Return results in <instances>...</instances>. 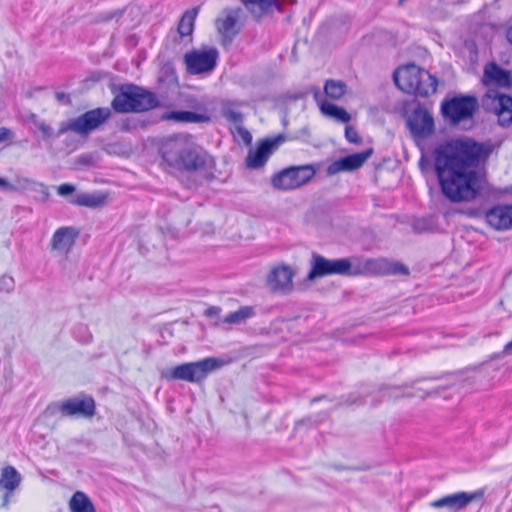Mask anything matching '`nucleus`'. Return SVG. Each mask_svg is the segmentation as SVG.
Instances as JSON below:
<instances>
[{
	"mask_svg": "<svg viewBox=\"0 0 512 512\" xmlns=\"http://www.w3.org/2000/svg\"><path fill=\"white\" fill-rule=\"evenodd\" d=\"M222 361L208 357L196 362L179 364L162 372L166 380H183L191 383L203 381L211 372L221 367Z\"/></svg>",
	"mask_w": 512,
	"mask_h": 512,
	"instance_id": "nucleus-7",
	"label": "nucleus"
},
{
	"mask_svg": "<svg viewBox=\"0 0 512 512\" xmlns=\"http://www.w3.org/2000/svg\"><path fill=\"white\" fill-rule=\"evenodd\" d=\"M364 400L361 396H356L354 394L349 395V397L346 399L345 404L346 405H354V404H363Z\"/></svg>",
	"mask_w": 512,
	"mask_h": 512,
	"instance_id": "nucleus-42",
	"label": "nucleus"
},
{
	"mask_svg": "<svg viewBox=\"0 0 512 512\" xmlns=\"http://www.w3.org/2000/svg\"><path fill=\"white\" fill-rule=\"evenodd\" d=\"M285 141V136L279 134L273 138H265L258 142L254 149H250L246 157V166L250 169L263 167L270 155Z\"/></svg>",
	"mask_w": 512,
	"mask_h": 512,
	"instance_id": "nucleus-13",
	"label": "nucleus"
},
{
	"mask_svg": "<svg viewBox=\"0 0 512 512\" xmlns=\"http://www.w3.org/2000/svg\"><path fill=\"white\" fill-rule=\"evenodd\" d=\"M483 107L492 111L498 117L499 125L505 127L512 123V97L505 94L491 96L487 94L483 99Z\"/></svg>",
	"mask_w": 512,
	"mask_h": 512,
	"instance_id": "nucleus-14",
	"label": "nucleus"
},
{
	"mask_svg": "<svg viewBox=\"0 0 512 512\" xmlns=\"http://www.w3.org/2000/svg\"><path fill=\"white\" fill-rule=\"evenodd\" d=\"M30 119L33 125L41 132L44 139L57 138L53 128L45 121L40 120L35 114H32Z\"/></svg>",
	"mask_w": 512,
	"mask_h": 512,
	"instance_id": "nucleus-33",
	"label": "nucleus"
},
{
	"mask_svg": "<svg viewBox=\"0 0 512 512\" xmlns=\"http://www.w3.org/2000/svg\"><path fill=\"white\" fill-rule=\"evenodd\" d=\"M219 52L215 47H203L184 55V63L189 74L198 75L213 71L217 65Z\"/></svg>",
	"mask_w": 512,
	"mask_h": 512,
	"instance_id": "nucleus-11",
	"label": "nucleus"
},
{
	"mask_svg": "<svg viewBox=\"0 0 512 512\" xmlns=\"http://www.w3.org/2000/svg\"><path fill=\"white\" fill-rule=\"evenodd\" d=\"M310 271L307 279L314 281L329 275L358 276V275H408L409 269L397 261L385 258H338L327 259L312 253Z\"/></svg>",
	"mask_w": 512,
	"mask_h": 512,
	"instance_id": "nucleus-3",
	"label": "nucleus"
},
{
	"mask_svg": "<svg viewBox=\"0 0 512 512\" xmlns=\"http://www.w3.org/2000/svg\"><path fill=\"white\" fill-rule=\"evenodd\" d=\"M416 383V381H413L411 383H404L400 386H387V385H383L381 386V388L379 389V393H381V396L383 398H386L387 400H392V399H397L401 396H404V394H395L393 393L394 391H400L404 388H408V387H413L414 384Z\"/></svg>",
	"mask_w": 512,
	"mask_h": 512,
	"instance_id": "nucleus-32",
	"label": "nucleus"
},
{
	"mask_svg": "<svg viewBox=\"0 0 512 512\" xmlns=\"http://www.w3.org/2000/svg\"><path fill=\"white\" fill-rule=\"evenodd\" d=\"M347 90V85L341 80L329 79L324 84V93L331 99H340Z\"/></svg>",
	"mask_w": 512,
	"mask_h": 512,
	"instance_id": "nucleus-31",
	"label": "nucleus"
},
{
	"mask_svg": "<svg viewBox=\"0 0 512 512\" xmlns=\"http://www.w3.org/2000/svg\"><path fill=\"white\" fill-rule=\"evenodd\" d=\"M483 82L485 85H497L512 88V75L495 62L488 63L484 68Z\"/></svg>",
	"mask_w": 512,
	"mask_h": 512,
	"instance_id": "nucleus-20",
	"label": "nucleus"
},
{
	"mask_svg": "<svg viewBox=\"0 0 512 512\" xmlns=\"http://www.w3.org/2000/svg\"><path fill=\"white\" fill-rule=\"evenodd\" d=\"M69 506L72 512H96L89 497L81 491H77L73 494Z\"/></svg>",
	"mask_w": 512,
	"mask_h": 512,
	"instance_id": "nucleus-28",
	"label": "nucleus"
},
{
	"mask_svg": "<svg viewBox=\"0 0 512 512\" xmlns=\"http://www.w3.org/2000/svg\"><path fill=\"white\" fill-rule=\"evenodd\" d=\"M506 38L508 42L512 45V27H510L506 32Z\"/></svg>",
	"mask_w": 512,
	"mask_h": 512,
	"instance_id": "nucleus-49",
	"label": "nucleus"
},
{
	"mask_svg": "<svg viewBox=\"0 0 512 512\" xmlns=\"http://www.w3.org/2000/svg\"><path fill=\"white\" fill-rule=\"evenodd\" d=\"M12 136V132L10 129L6 127H0V143L9 140Z\"/></svg>",
	"mask_w": 512,
	"mask_h": 512,
	"instance_id": "nucleus-44",
	"label": "nucleus"
},
{
	"mask_svg": "<svg viewBox=\"0 0 512 512\" xmlns=\"http://www.w3.org/2000/svg\"><path fill=\"white\" fill-rule=\"evenodd\" d=\"M318 400H320V397H316V398H314V399L312 400V402H316V401H318Z\"/></svg>",
	"mask_w": 512,
	"mask_h": 512,
	"instance_id": "nucleus-52",
	"label": "nucleus"
},
{
	"mask_svg": "<svg viewBox=\"0 0 512 512\" xmlns=\"http://www.w3.org/2000/svg\"><path fill=\"white\" fill-rule=\"evenodd\" d=\"M311 92L313 93V97H314L315 101L320 105V103L323 100H322V94H321V91L319 90V88L312 87Z\"/></svg>",
	"mask_w": 512,
	"mask_h": 512,
	"instance_id": "nucleus-46",
	"label": "nucleus"
},
{
	"mask_svg": "<svg viewBox=\"0 0 512 512\" xmlns=\"http://www.w3.org/2000/svg\"><path fill=\"white\" fill-rule=\"evenodd\" d=\"M510 354H512V340L504 346V348L501 352L495 354L493 356V358H502V357H504L506 355H510Z\"/></svg>",
	"mask_w": 512,
	"mask_h": 512,
	"instance_id": "nucleus-41",
	"label": "nucleus"
},
{
	"mask_svg": "<svg viewBox=\"0 0 512 512\" xmlns=\"http://www.w3.org/2000/svg\"><path fill=\"white\" fill-rule=\"evenodd\" d=\"M478 108L479 102L474 95L459 94L447 97L441 103L442 116L453 125L473 118Z\"/></svg>",
	"mask_w": 512,
	"mask_h": 512,
	"instance_id": "nucleus-8",
	"label": "nucleus"
},
{
	"mask_svg": "<svg viewBox=\"0 0 512 512\" xmlns=\"http://www.w3.org/2000/svg\"><path fill=\"white\" fill-rule=\"evenodd\" d=\"M403 1H404V0H399V3L401 4V3H403Z\"/></svg>",
	"mask_w": 512,
	"mask_h": 512,
	"instance_id": "nucleus-53",
	"label": "nucleus"
},
{
	"mask_svg": "<svg viewBox=\"0 0 512 512\" xmlns=\"http://www.w3.org/2000/svg\"><path fill=\"white\" fill-rule=\"evenodd\" d=\"M56 411H59L63 417L91 418L95 415L96 404L91 396L82 394L47 407V412L51 414Z\"/></svg>",
	"mask_w": 512,
	"mask_h": 512,
	"instance_id": "nucleus-10",
	"label": "nucleus"
},
{
	"mask_svg": "<svg viewBox=\"0 0 512 512\" xmlns=\"http://www.w3.org/2000/svg\"><path fill=\"white\" fill-rule=\"evenodd\" d=\"M256 315L255 307L242 306L237 311L229 313L223 322L231 325H239L245 323L248 319Z\"/></svg>",
	"mask_w": 512,
	"mask_h": 512,
	"instance_id": "nucleus-29",
	"label": "nucleus"
},
{
	"mask_svg": "<svg viewBox=\"0 0 512 512\" xmlns=\"http://www.w3.org/2000/svg\"><path fill=\"white\" fill-rule=\"evenodd\" d=\"M198 12L199 7H194L184 12L177 28V32L180 38L192 35L195 25V19L197 17Z\"/></svg>",
	"mask_w": 512,
	"mask_h": 512,
	"instance_id": "nucleus-26",
	"label": "nucleus"
},
{
	"mask_svg": "<svg viewBox=\"0 0 512 512\" xmlns=\"http://www.w3.org/2000/svg\"><path fill=\"white\" fill-rule=\"evenodd\" d=\"M163 163L172 171L195 177L188 187L198 186L213 177L214 158L189 135H173L160 146Z\"/></svg>",
	"mask_w": 512,
	"mask_h": 512,
	"instance_id": "nucleus-2",
	"label": "nucleus"
},
{
	"mask_svg": "<svg viewBox=\"0 0 512 512\" xmlns=\"http://www.w3.org/2000/svg\"><path fill=\"white\" fill-rule=\"evenodd\" d=\"M107 196L101 192L78 193L73 196L70 203L77 206L97 208L105 204Z\"/></svg>",
	"mask_w": 512,
	"mask_h": 512,
	"instance_id": "nucleus-23",
	"label": "nucleus"
},
{
	"mask_svg": "<svg viewBox=\"0 0 512 512\" xmlns=\"http://www.w3.org/2000/svg\"><path fill=\"white\" fill-rule=\"evenodd\" d=\"M75 192V186L70 183H64L58 186L57 193L62 197H67Z\"/></svg>",
	"mask_w": 512,
	"mask_h": 512,
	"instance_id": "nucleus-38",
	"label": "nucleus"
},
{
	"mask_svg": "<svg viewBox=\"0 0 512 512\" xmlns=\"http://www.w3.org/2000/svg\"><path fill=\"white\" fill-rule=\"evenodd\" d=\"M111 115V109L108 107L91 109L76 118L61 122L56 137H60L71 131L82 138H86L92 131L105 124L110 119Z\"/></svg>",
	"mask_w": 512,
	"mask_h": 512,
	"instance_id": "nucleus-6",
	"label": "nucleus"
},
{
	"mask_svg": "<svg viewBox=\"0 0 512 512\" xmlns=\"http://www.w3.org/2000/svg\"><path fill=\"white\" fill-rule=\"evenodd\" d=\"M487 223L496 230L512 229V205H497L485 214Z\"/></svg>",
	"mask_w": 512,
	"mask_h": 512,
	"instance_id": "nucleus-17",
	"label": "nucleus"
},
{
	"mask_svg": "<svg viewBox=\"0 0 512 512\" xmlns=\"http://www.w3.org/2000/svg\"><path fill=\"white\" fill-rule=\"evenodd\" d=\"M312 165L290 166L275 173L271 178L274 189L288 191L307 184L315 175Z\"/></svg>",
	"mask_w": 512,
	"mask_h": 512,
	"instance_id": "nucleus-9",
	"label": "nucleus"
},
{
	"mask_svg": "<svg viewBox=\"0 0 512 512\" xmlns=\"http://www.w3.org/2000/svg\"><path fill=\"white\" fill-rule=\"evenodd\" d=\"M221 312V308L218 306H210L205 310V315L207 317L213 318V317H219Z\"/></svg>",
	"mask_w": 512,
	"mask_h": 512,
	"instance_id": "nucleus-40",
	"label": "nucleus"
},
{
	"mask_svg": "<svg viewBox=\"0 0 512 512\" xmlns=\"http://www.w3.org/2000/svg\"><path fill=\"white\" fill-rule=\"evenodd\" d=\"M25 182L30 185V188L36 192H39L42 196V200L46 201L50 195L48 187L43 183H38L29 179H25Z\"/></svg>",
	"mask_w": 512,
	"mask_h": 512,
	"instance_id": "nucleus-35",
	"label": "nucleus"
},
{
	"mask_svg": "<svg viewBox=\"0 0 512 512\" xmlns=\"http://www.w3.org/2000/svg\"><path fill=\"white\" fill-rule=\"evenodd\" d=\"M21 482V475L13 466H6L1 471L0 488L13 492Z\"/></svg>",
	"mask_w": 512,
	"mask_h": 512,
	"instance_id": "nucleus-27",
	"label": "nucleus"
},
{
	"mask_svg": "<svg viewBox=\"0 0 512 512\" xmlns=\"http://www.w3.org/2000/svg\"><path fill=\"white\" fill-rule=\"evenodd\" d=\"M159 106V100L153 92L134 84H123L114 91L111 102L117 113L145 112Z\"/></svg>",
	"mask_w": 512,
	"mask_h": 512,
	"instance_id": "nucleus-4",
	"label": "nucleus"
},
{
	"mask_svg": "<svg viewBox=\"0 0 512 512\" xmlns=\"http://www.w3.org/2000/svg\"><path fill=\"white\" fill-rule=\"evenodd\" d=\"M490 143L455 139L435 148L434 171L443 196L451 203L472 202L486 192L487 180L480 170L491 153Z\"/></svg>",
	"mask_w": 512,
	"mask_h": 512,
	"instance_id": "nucleus-1",
	"label": "nucleus"
},
{
	"mask_svg": "<svg viewBox=\"0 0 512 512\" xmlns=\"http://www.w3.org/2000/svg\"><path fill=\"white\" fill-rule=\"evenodd\" d=\"M475 498V493L457 492L431 502V506L434 508H448L457 512L469 505Z\"/></svg>",
	"mask_w": 512,
	"mask_h": 512,
	"instance_id": "nucleus-18",
	"label": "nucleus"
},
{
	"mask_svg": "<svg viewBox=\"0 0 512 512\" xmlns=\"http://www.w3.org/2000/svg\"><path fill=\"white\" fill-rule=\"evenodd\" d=\"M419 166H420L421 168H423V167L425 166L424 158H423V157L421 158V160H420V162H419Z\"/></svg>",
	"mask_w": 512,
	"mask_h": 512,
	"instance_id": "nucleus-51",
	"label": "nucleus"
},
{
	"mask_svg": "<svg viewBox=\"0 0 512 512\" xmlns=\"http://www.w3.org/2000/svg\"><path fill=\"white\" fill-rule=\"evenodd\" d=\"M78 162L82 165H89L91 163V157L89 155H81L78 158Z\"/></svg>",
	"mask_w": 512,
	"mask_h": 512,
	"instance_id": "nucleus-48",
	"label": "nucleus"
},
{
	"mask_svg": "<svg viewBox=\"0 0 512 512\" xmlns=\"http://www.w3.org/2000/svg\"><path fill=\"white\" fill-rule=\"evenodd\" d=\"M165 118L181 123H204L210 120L206 114L182 110L170 111L165 115Z\"/></svg>",
	"mask_w": 512,
	"mask_h": 512,
	"instance_id": "nucleus-24",
	"label": "nucleus"
},
{
	"mask_svg": "<svg viewBox=\"0 0 512 512\" xmlns=\"http://www.w3.org/2000/svg\"><path fill=\"white\" fill-rule=\"evenodd\" d=\"M10 497H11V492L6 490V492H5V494L3 495V498H2L1 507H3V508L8 507L9 502H10Z\"/></svg>",
	"mask_w": 512,
	"mask_h": 512,
	"instance_id": "nucleus-47",
	"label": "nucleus"
},
{
	"mask_svg": "<svg viewBox=\"0 0 512 512\" xmlns=\"http://www.w3.org/2000/svg\"><path fill=\"white\" fill-rule=\"evenodd\" d=\"M241 12L240 8H227L222 12V15L225 16L216 20L217 30L224 38V41L231 43L239 34L241 28L238 26V18Z\"/></svg>",
	"mask_w": 512,
	"mask_h": 512,
	"instance_id": "nucleus-16",
	"label": "nucleus"
},
{
	"mask_svg": "<svg viewBox=\"0 0 512 512\" xmlns=\"http://www.w3.org/2000/svg\"><path fill=\"white\" fill-rule=\"evenodd\" d=\"M373 152L372 148H368L364 151L341 157L328 166L327 173L335 175L342 171H354L360 168L371 157Z\"/></svg>",
	"mask_w": 512,
	"mask_h": 512,
	"instance_id": "nucleus-15",
	"label": "nucleus"
},
{
	"mask_svg": "<svg viewBox=\"0 0 512 512\" xmlns=\"http://www.w3.org/2000/svg\"><path fill=\"white\" fill-rule=\"evenodd\" d=\"M123 12L124 10L123 9H118V10H115V11H111V12H105V13H102L100 14V17H101V21H109L113 18H120L122 15H123Z\"/></svg>",
	"mask_w": 512,
	"mask_h": 512,
	"instance_id": "nucleus-39",
	"label": "nucleus"
},
{
	"mask_svg": "<svg viewBox=\"0 0 512 512\" xmlns=\"http://www.w3.org/2000/svg\"><path fill=\"white\" fill-rule=\"evenodd\" d=\"M15 289L14 278L4 274L0 277V292L12 293Z\"/></svg>",
	"mask_w": 512,
	"mask_h": 512,
	"instance_id": "nucleus-34",
	"label": "nucleus"
},
{
	"mask_svg": "<svg viewBox=\"0 0 512 512\" xmlns=\"http://www.w3.org/2000/svg\"><path fill=\"white\" fill-rule=\"evenodd\" d=\"M243 102L227 101L222 104V115L230 123L237 125L243 124V114L237 110V107Z\"/></svg>",
	"mask_w": 512,
	"mask_h": 512,
	"instance_id": "nucleus-30",
	"label": "nucleus"
},
{
	"mask_svg": "<svg viewBox=\"0 0 512 512\" xmlns=\"http://www.w3.org/2000/svg\"><path fill=\"white\" fill-rule=\"evenodd\" d=\"M320 111L325 116L331 117L341 123H348L351 120V115L343 107L329 101H322L320 103Z\"/></svg>",
	"mask_w": 512,
	"mask_h": 512,
	"instance_id": "nucleus-25",
	"label": "nucleus"
},
{
	"mask_svg": "<svg viewBox=\"0 0 512 512\" xmlns=\"http://www.w3.org/2000/svg\"><path fill=\"white\" fill-rule=\"evenodd\" d=\"M440 391V388L436 389V390H433V391H430V392H427L426 395L427 396H430V395H434V394H438Z\"/></svg>",
	"mask_w": 512,
	"mask_h": 512,
	"instance_id": "nucleus-50",
	"label": "nucleus"
},
{
	"mask_svg": "<svg viewBox=\"0 0 512 512\" xmlns=\"http://www.w3.org/2000/svg\"><path fill=\"white\" fill-rule=\"evenodd\" d=\"M236 131L240 137V139L247 145H249L252 141L251 133L243 126V124L236 126Z\"/></svg>",
	"mask_w": 512,
	"mask_h": 512,
	"instance_id": "nucleus-37",
	"label": "nucleus"
},
{
	"mask_svg": "<svg viewBox=\"0 0 512 512\" xmlns=\"http://www.w3.org/2000/svg\"><path fill=\"white\" fill-rule=\"evenodd\" d=\"M55 98L57 101L59 102H62L66 105H69L71 104V99H70V96L64 92H56L55 93Z\"/></svg>",
	"mask_w": 512,
	"mask_h": 512,
	"instance_id": "nucleus-43",
	"label": "nucleus"
},
{
	"mask_svg": "<svg viewBox=\"0 0 512 512\" xmlns=\"http://www.w3.org/2000/svg\"><path fill=\"white\" fill-rule=\"evenodd\" d=\"M252 18L259 21L273 10L282 11V0H240Z\"/></svg>",
	"mask_w": 512,
	"mask_h": 512,
	"instance_id": "nucleus-21",
	"label": "nucleus"
},
{
	"mask_svg": "<svg viewBox=\"0 0 512 512\" xmlns=\"http://www.w3.org/2000/svg\"><path fill=\"white\" fill-rule=\"evenodd\" d=\"M0 188L4 191H16V187L2 177H0Z\"/></svg>",
	"mask_w": 512,
	"mask_h": 512,
	"instance_id": "nucleus-45",
	"label": "nucleus"
},
{
	"mask_svg": "<svg viewBox=\"0 0 512 512\" xmlns=\"http://www.w3.org/2000/svg\"><path fill=\"white\" fill-rule=\"evenodd\" d=\"M345 138L349 143L353 144H361L362 138L360 137L358 131L353 126L347 125L345 127Z\"/></svg>",
	"mask_w": 512,
	"mask_h": 512,
	"instance_id": "nucleus-36",
	"label": "nucleus"
},
{
	"mask_svg": "<svg viewBox=\"0 0 512 512\" xmlns=\"http://www.w3.org/2000/svg\"><path fill=\"white\" fill-rule=\"evenodd\" d=\"M393 80L403 92L419 97H428L437 90L436 77L415 64H408L395 70Z\"/></svg>",
	"mask_w": 512,
	"mask_h": 512,
	"instance_id": "nucleus-5",
	"label": "nucleus"
},
{
	"mask_svg": "<svg viewBox=\"0 0 512 512\" xmlns=\"http://www.w3.org/2000/svg\"><path fill=\"white\" fill-rule=\"evenodd\" d=\"M78 231L74 227L58 228L51 239V245L54 250L67 252L74 245L78 236Z\"/></svg>",
	"mask_w": 512,
	"mask_h": 512,
	"instance_id": "nucleus-22",
	"label": "nucleus"
},
{
	"mask_svg": "<svg viewBox=\"0 0 512 512\" xmlns=\"http://www.w3.org/2000/svg\"><path fill=\"white\" fill-rule=\"evenodd\" d=\"M294 273L287 265L275 267L267 277V285L273 291H287L292 287Z\"/></svg>",
	"mask_w": 512,
	"mask_h": 512,
	"instance_id": "nucleus-19",
	"label": "nucleus"
},
{
	"mask_svg": "<svg viewBox=\"0 0 512 512\" xmlns=\"http://www.w3.org/2000/svg\"><path fill=\"white\" fill-rule=\"evenodd\" d=\"M406 125L415 140L430 137L435 131L434 118L423 106L418 105L406 118Z\"/></svg>",
	"mask_w": 512,
	"mask_h": 512,
	"instance_id": "nucleus-12",
	"label": "nucleus"
}]
</instances>
